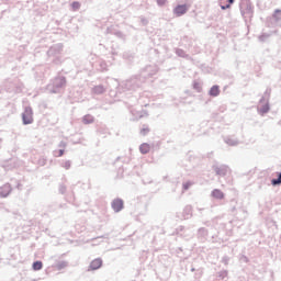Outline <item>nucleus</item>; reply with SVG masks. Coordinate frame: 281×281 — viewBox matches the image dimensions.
<instances>
[{"instance_id":"1","label":"nucleus","mask_w":281,"mask_h":281,"mask_svg":"<svg viewBox=\"0 0 281 281\" xmlns=\"http://www.w3.org/2000/svg\"><path fill=\"white\" fill-rule=\"evenodd\" d=\"M23 124H32L34 122L32 108H26L22 114Z\"/></svg>"},{"instance_id":"2","label":"nucleus","mask_w":281,"mask_h":281,"mask_svg":"<svg viewBox=\"0 0 281 281\" xmlns=\"http://www.w3.org/2000/svg\"><path fill=\"white\" fill-rule=\"evenodd\" d=\"M187 12L188 5L186 4H180L173 9V14H176V16H183V14H186Z\"/></svg>"},{"instance_id":"3","label":"nucleus","mask_w":281,"mask_h":281,"mask_svg":"<svg viewBox=\"0 0 281 281\" xmlns=\"http://www.w3.org/2000/svg\"><path fill=\"white\" fill-rule=\"evenodd\" d=\"M112 209L114 212H122L124 210V201L116 199L112 202Z\"/></svg>"},{"instance_id":"4","label":"nucleus","mask_w":281,"mask_h":281,"mask_svg":"<svg viewBox=\"0 0 281 281\" xmlns=\"http://www.w3.org/2000/svg\"><path fill=\"white\" fill-rule=\"evenodd\" d=\"M100 267H102V259L97 258L90 262L89 271H97Z\"/></svg>"},{"instance_id":"5","label":"nucleus","mask_w":281,"mask_h":281,"mask_svg":"<svg viewBox=\"0 0 281 281\" xmlns=\"http://www.w3.org/2000/svg\"><path fill=\"white\" fill-rule=\"evenodd\" d=\"M258 112L260 113V115H265V113H269V103L265 101H260Z\"/></svg>"},{"instance_id":"6","label":"nucleus","mask_w":281,"mask_h":281,"mask_svg":"<svg viewBox=\"0 0 281 281\" xmlns=\"http://www.w3.org/2000/svg\"><path fill=\"white\" fill-rule=\"evenodd\" d=\"M12 192V188H10V184H4L0 188V196L4 198L8 196Z\"/></svg>"},{"instance_id":"7","label":"nucleus","mask_w":281,"mask_h":281,"mask_svg":"<svg viewBox=\"0 0 281 281\" xmlns=\"http://www.w3.org/2000/svg\"><path fill=\"white\" fill-rule=\"evenodd\" d=\"M139 150L142 153V155H146V154L150 153V145L148 143H144L140 145Z\"/></svg>"},{"instance_id":"8","label":"nucleus","mask_w":281,"mask_h":281,"mask_svg":"<svg viewBox=\"0 0 281 281\" xmlns=\"http://www.w3.org/2000/svg\"><path fill=\"white\" fill-rule=\"evenodd\" d=\"M212 196H214V199H223L225 195L223 194V191L215 189L212 192Z\"/></svg>"},{"instance_id":"9","label":"nucleus","mask_w":281,"mask_h":281,"mask_svg":"<svg viewBox=\"0 0 281 281\" xmlns=\"http://www.w3.org/2000/svg\"><path fill=\"white\" fill-rule=\"evenodd\" d=\"M218 93H221L218 86H213L210 90V95H213L214 98H216V95H218Z\"/></svg>"},{"instance_id":"10","label":"nucleus","mask_w":281,"mask_h":281,"mask_svg":"<svg viewBox=\"0 0 281 281\" xmlns=\"http://www.w3.org/2000/svg\"><path fill=\"white\" fill-rule=\"evenodd\" d=\"M41 269H43V261H35L33 263V270L34 271H41Z\"/></svg>"},{"instance_id":"11","label":"nucleus","mask_w":281,"mask_h":281,"mask_svg":"<svg viewBox=\"0 0 281 281\" xmlns=\"http://www.w3.org/2000/svg\"><path fill=\"white\" fill-rule=\"evenodd\" d=\"M278 179H273L272 181H271V183H272V186H280V183H281V173H278Z\"/></svg>"},{"instance_id":"12","label":"nucleus","mask_w":281,"mask_h":281,"mask_svg":"<svg viewBox=\"0 0 281 281\" xmlns=\"http://www.w3.org/2000/svg\"><path fill=\"white\" fill-rule=\"evenodd\" d=\"M94 93H104V88H102V87H95L94 88Z\"/></svg>"},{"instance_id":"13","label":"nucleus","mask_w":281,"mask_h":281,"mask_svg":"<svg viewBox=\"0 0 281 281\" xmlns=\"http://www.w3.org/2000/svg\"><path fill=\"white\" fill-rule=\"evenodd\" d=\"M167 0H157L158 5H166Z\"/></svg>"},{"instance_id":"14","label":"nucleus","mask_w":281,"mask_h":281,"mask_svg":"<svg viewBox=\"0 0 281 281\" xmlns=\"http://www.w3.org/2000/svg\"><path fill=\"white\" fill-rule=\"evenodd\" d=\"M72 8H75V10H78V8H80V2H74Z\"/></svg>"},{"instance_id":"15","label":"nucleus","mask_w":281,"mask_h":281,"mask_svg":"<svg viewBox=\"0 0 281 281\" xmlns=\"http://www.w3.org/2000/svg\"><path fill=\"white\" fill-rule=\"evenodd\" d=\"M63 155H65V150H64V149H60V150L58 151L57 157H63Z\"/></svg>"},{"instance_id":"16","label":"nucleus","mask_w":281,"mask_h":281,"mask_svg":"<svg viewBox=\"0 0 281 281\" xmlns=\"http://www.w3.org/2000/svg\"><path fill=\"white\" fill-rule=\"evenodd\" d=\"M148 128L146 127V128H143L142 131H140V133H142V135H146V133H148Z\"/></svg>"},{"instance_id":"17","label":"nucleus","mask_w":281,"mask_h":281,"mask_svg":"<svg viewBox=\"0 0 281 281\" xmlns=\"http://www.w3.org/2000/svg\"><path fill=\"white\" fill-rule=\"evenodd\" d=\"M228 8H231V4L222 5V10H227Z\"/></svg>"},{"instance_id":"18","label":"nucleus","mask_w":281,"mask_h":281,"mask_svg":"<svg viewBox=\"0 0 281 281\" xmlns=\"http://www.w3.org/2000/svg\"><path fill=\"white\" fill-rule=\"evenodd\" d=\"M217 175H225V172H222V171H217Z\"/></svg>"},{"instance_id":"19","label":"nucleus","mask_w":281,"mask_h":281,"mask_svg":"<svg viewBox=\"0 0 281 281\" xmlns=\"http://www.w3.org/2000/svg\"><path fill=\"white\" fill-rule=\"evenodd\" d=\"M228 3H234V0H228Z\"/></svg>"}]
</instances>
